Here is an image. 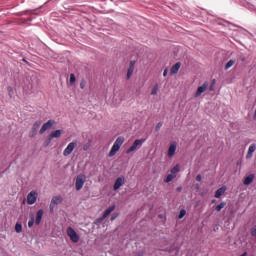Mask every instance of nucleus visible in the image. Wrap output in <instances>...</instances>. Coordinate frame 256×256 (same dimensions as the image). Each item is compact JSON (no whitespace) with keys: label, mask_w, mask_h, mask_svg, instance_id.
Instances as JSON below:
<instances>
[{"label":"nucleus","mask_w":256,"mask_h":256,"mask_svg":"<svg viewBox=\"0 0 256 256\" xmlns=\"http://www.w3.org/2000/svg\"><path fill=\"white\" fill-rule=\"evenodd\" d=\"M113 211H115V205L110 206L108 209H106L104 211L103 216L100 218V221H104V219H107V217H109V215H111V213H113Z\"/></svg>","instance_id":"14"},{"label":"nucleus","mask_w":256,"mask_h":256,"mask_svg":"<svg viewBox=\"0 0 256 256\" xmlns=\"http://www.w3.org/2000/svg\"><path fill=\"white\" fill-rule=\"evenodd\" d=\"M250 233L252 237H256V225L250 229Z\"/></svg>","instance_id":"31"},{"label":"nucleus","mask_w":256,"mask_h":256,"mask_svg":"<svg viewBox=\"0 0 256 256\" xmlns=\"http://www.w3.org/2000/svg\"><path fill=\"white\" fill-rule=\"evenodd\" d=\"M123 185H125V177L117 178L113 186L114 191H118V189H121Z\"/></svg>","instance_id":"12"},{"label":"nucleus","mask_w":256,"mask_h":256,"mask_svg":"<svg viewBox=\"0 0 256 256\" xmlns=\"http://www.w3.org/2000/svg\"><path fill=\"white\" fill-rule=\"evenodd\" d=\"M253 179H255V175H254V174L248 175V176L244 179V185H251V183H253Z\"/></svg>","instance_id":"19"},{"label":"nucleus","mask_w":256,"mask_h":256,"mask_svg":"<svg viewBox=\"0 0 256 256\" xmlns=\"http://www.w3.org/2000/svg\"><path fill=\"white\" fill-rule=\"evenodd\" d=\"M15 231L16 233H21V231H23V226L21 225V223H16Z\"/></svg>","instance_id":"25"},{"label":"nucleus","mask_w":256,"mask_h":256,"mask_svg":"<svg viewBox=\"0 0 256 256\" xmlns=\"http://www.w3.org/2000/svg\"><path fill=\"white\" fill-rule=\"evenodd\" d=\"M175 177H177V175L169 174V175L166 177L165 182H166V183H171V181L174 180Z\"/></svg>","instance_id":"23"},{"label":"nucleus","mask_w":256,"mask_h":256,"mask_svg":"<svg viewBox=\"0 0 256 256\" xmlns=\"http://www.w3.org/2000/svg\"><path fill=\"white\" fill-rule=\"evenodd\" d=\"M168 73H169V70L166 68L163 72V77H167Z\"/></svg>","instance_id":"36"},{"label":"nucleus","mask_w":256,"mask_h":256,"mask_svg":"<svg viewBox=\"0 0 256 256\" xmlns=\"http://www.w3.org/2000/svg\"><path fill=\"white\" fill-rule=\"evenodd\" d=\"M80 88H81V89H85V83H81V84H80Z\"/></svg>","instance_id":"38"},{"label":"nucleus","mask_w":256,"mask_h":256,"mask_svg":"<svg viewBox=\"0 0 256 256\" xmlns=\"http://www.w3.org/2000/svg\"><path fill=\"white\" fill-rule=\"evenodd\" d=\"M8 93H9L10 97L13 95V88L12 87H8Z\"/></svg>","instance_id":"33"},{"label":"nucleus","mask_w":256,"mask_h":256,"mask_svg":"<svg viewBox=\"0 0 256 256\" xmlns=\"http://www.w3.org/2000/svg\"><path fill=\"white\" fill-rule=\"evenodd\" d=\"M62 135H63V130L61 129L52 131L48 136V145L49 143H51V141H53V139H59V137H61Z\"/></svg>","instance_id":"8"},{"label":"nucleus","mask_w":256,"mask_h":256,"mask_svg":"<svg viewBox=\"0 0 256 256\" xmlns=\"http://www.w3.org/2000/svg\"><path fill=\"white\" fill-rule=\"evenodd\" d=\"M179 69H181V62H177L175 65L171 67L170 74L177 75V73H179Z\"/></svg>","instance_id":"15"},{"label":"nucleus","mask_w":256,"mask_h":256,"mask_svg":"<svg viewBox=\"0 0 256 256\" xmlns=\"http://www.w3.org/2000/svg\"><path fill=\"white\" fill-rule=\"evenodd\" d=\"M117 219V214H113L112 216H111V221H115Z\"/></svg>","instance_id":"37"},{"label":"nucleus","mask_w":256,"mask_h":256,"mask_svg":"<svg viewBox=\"0 0 256 256\" xmlns=\"http://www.w3.org/2000/svg\"><path fill=\"white\" fill-rule=\"evenodd\" d=\"M76 80L77 79L75 77V74H70V80H69L70 85H75Z\"/></svg>","instance_id":"26"},{"label":"nucleus","mask_w":256,"mask_h":256,"mask_svg":"<svg viewBox=\"0 0 256 256\" xmlns=\"http://www.w3.org/2000/svg\"><path fill=\"white\" fill-rule=\"evenodd\" d=\"M75 147H77V142H70L63 151L64 157H69V155H71L75 150Z\"/></svg>","instance_id":"6"},{"label":"nucleus","mask_w":256,"mask_h":256,"mask_svg":"<svg viewBox=\"0 0 256 256\" xmlns=\"http://www.w3.org/2000/svg\"><path fill=\"white\" fill-rule=\"evenodd\" d=\"M256 151V145L252 144L249 146L248 148V152L246 154V159H251V157H253V153H255Z\"/></svg>","instance_id":"16"},{"label":"nucleus","mask_w":256,"mask_h":256,"mask_svg":"<svg viewBox=\"0 0 256 256\" xmlns=\"http://www.w3.org/2000/svg\"><path fill=\"white\" fill-rule=\"evenodd\" d=\"M43 210H38L37 211V214H36V220H35V223L37 224V225H39L40 223H41V219H43Z\"/></svg>","instance_id":"18"},{"label":"nucleus","mask_w":256,"mask_h":256,"mask_svg":"<svg viewBox=\"0 0 256 256\" xmlns=\"http://www.w3.org/2000/svg\"><path fill=\"white\" fill-rule=\"evenodd\" d=\"M196 181H198V182H201V181H202L201 174H198V175L196 176Z\"/></svg>","instance_id":"35"},{"label":"nucleus","mask_w":256,"mask_h":256,"mask_svg":"<svg viewBox=\"0 0 256 256\" xmlns=\"http://www.w3.org/2000/svg\"><path fill=\"white\" fill-rule=\"evenodd\" d=\"M59 203H63V197L54 196L50 203V211L53 212L55 209V205H59Z\"/></svg>","instance_id":"10"},{"label":"nucleus","mask_w":256,"mask_h":256,"mask_svg":"<svg viewBox=\"0 0 256 256\" xmlns=\"http://www.w3.org/2000/svg\"><path fill=\"white\" fill-rule=\"evenodd\" d=\"M207 89H209V83L208 82H204L202 84V86H199L197 88L196 93L194 94V97H201L203 95V93H205V91H207Z\"/></svg>","instance_id":"7"},{"label":"nucleus","mask_w":256,"mask_h":256,"mask_svg":"<svg viewBox=\"0 0 256 256\" xmlns=\"http://www.w3.org/2000/svg\"><path fill=\"white\" fill-rule=\"evenodd\" d=\"M133 71H135V61H130L126 76L127 81H129V79H131V77L133 76Z\"/></svg>","instance_id":"13"},{"label":"nucleus","mask_w":256,"mask_h":256,"mask_svg":"<svg viewBox=\"0 0 256 256\" xmlns=\"http://www.w3.org/2000/svg\"><path fill=\"white\" fill-rule=\"evenodd\" d=\"M43 121L41 120H37L36 122H34L33 126H32V129L34 131H38L39 130V127H41Z\"/></svg>","instance_id":"20"},{"label":"nucleus","mask_w":256,"mask_h":256,"mask_svg":"<svg viewBox=\"0 0 256 256\" xmlns=\"http://www.w3.org/2000/svg\"><path fill=\"white\" fill-rule=\"evenodd\" d=\"M55 125V120H48L46 123H44L39 131L40 135H43L45 131L51 129Z\"/></svg>","instance_id":"9"},{"label":"nucleus","mask_w":256,"mask_h":256,"mask_svg":"<svg viewBox=\"0 0 256 256\" xmlns=\"http://www.w3.org/2000/svg\"><path fill=\"white\" fill-rule=\"evenodd\" d=\"M35 224V218L32 216L31 219L28 221V227H33V225Z\"/></svg>","instance_id":"30"},{"label":"nucleus","mask_w":256,"mask_h":256,"mask_svg":"<svg viewBox=\"0 0 256 256\" xmlns=\"http://www.w3.org/2000/svg\"><path fill=\"white\" fill-rule=\"evenodd\" d=\"M177 151V142L176 141H173L170 143V146L168 148V157L169 159H171L172 157L175 156V153Z\"/></svg>","instance_id":"11"},{"label":"nucleus","mask_w":256,"mask_h":256,"mask_svg":"<svg viewBox=\"0 0 256 256\" xmlns=\"http://www.w3.org/2000/svg\"><path fill=\"white\" fill-rule=\"evenodd\" d=\"M159 93V85L155 84L151 90V95H157Z\"/></svg>","instance_id":"22"},{"label":"nucleus","mask_w":256,"mask_h":256,"mask_svg":"<svg viewBox=\"0 0 256 256\" xmlns=\"http://www.w3.org/2000/svg\"><path fill=\"white\" fill-rule=\"evenodd\" d=\"M179 171H180L179 165H176V166H174V167L171 169V174H172V175H177V173H179Z\"/></svg>","instance_id":"24"},{"label":"nucleus","mask_w":256,"mask_h":256,"mask_svg":"<svg viewBox=\"0 0 256 256\" xmlns=\"http://www.w3.org/2000/svg\"><path fill=\"white\" fill-rule=\"evenodd\" d=\"M90 147H91V143L90 142L84 144L83 151H89Z\"/></svg>","instance_id":"32"},{"label":"nucleus","mask_w":256,"mask_h":256,"mask_svg":"<svg viewBox=\"0 0 256 256\" xmlns=\"http://www.w3.org/2000/svg\"><path fill=\"white\" fill-rule=\"evenodd\" d=\"M36 135H37V130H34L32 128L31 131L29 132V137H31V139H33V137H36Z\"/></svg>","instance_id":"29"},{"label":"nucleus","mask_w":256,"mask_h":256,"mask_svg":"<svg viewBox=\"0 0 256 256\" xmlns=\"http://www.w3.org/2000/svg\"><path fill=\"white\" fill-rule=\"evenodd\" d=\"M66 233H67L70 241H72V243H79L80 236H79V234H77L75 229H73V227H68L66 230Z\"/></svg>","instance_id":"3"},{"label":"nucleus","mask_w":256,"mask_h":256,"mask_svg":"<svg viewBox=\"0 0 256 256\" xmlns=\"http://www.w3.org/2000/svg\"><path fill=\"white\" fill-rule=\"evenodd\" d=\"M234 65H235V60H229V61L226 63V65H225V68H224L225 71L231 69V67L234 66Z\"/></svg>","instance_id":"21"},{"label":"nucleus","mask_w":256,"mask_h":256,"mask_svg":"<svg viewBox=\"0 0 256 256\" xmlns=\"http://www.w3.org/2000/svg\"><path fill=\"white\" fill-rule=\"evenodd\" d=\"M161 127H163V123L159 122V123L156 125V129L159 130V129H161Z\"/></svg>","instance_id":"34"},{"label":"nucleus","mask_w":256,"mask_h":256,"mask_svg":"<svg viewBox=\"0 0 256 256\" xmlns=\"http://www.w3.org/2000/svg\"><path fill=\"white\" fill-rule=\"evenodd\" d=\"M123 143H125V138H123L121 136L118 137L115 140V142L108 154V157H115V155H117V152L121 149V145H123Z\"/></svg>","instance_id":"1"},{"label":"nucleus","mask_w":256,"mask_h":256,"mask_svg":"<svg viewBox=\"0 0 256 256\" xmlns=\"http://www.w3.org/2000/svg\"><path fill=\"white\" fill-rule=\"evenodd\" d=\"M177 191H181V187L177 188Z\"/></svg>","instance_id":"39"},{"label":"nucleus","mask_w":256,"mask_h":256,"mask_svg":"<svg viewBox=\"0 0 256 256\" xmlns=\"http://www.w3.org/2000/svg\"><path fill=\"white\" fill-rule=\"evenodd\" d=\"M143 143H145V139L135 140L131 147L126 150V154L129 155V153H133L134 151L141 149V147H143Z\"/></svg>","instance_id":"2"},{"label":"nucleus","mask_w":256,"mask_h":256,"mask_svg":"<svg viewBox=\"0 0 256 256\" xmlns=\"http://www.w3.org/2000/svg\"><path fill=\"white\" fill-rule=\"evenodd\" d=\"M37 197H39V194L37 193V191H31L30 193H28L27 195L28 205H35V203H37Z\"/></svg>","instance_id":"5"},{"label":"nucleus","mask_w":256,"mask_h":256,"mask_svg":"<svg viewBox=\"0 0 256 256\" xmlns=\"http://www.w3.org/2000/svg\"><path fill=\"white\" fill-rule=\"evenodd\" d=\"M226 205H227V203L221 202L219 205L216 206L215 209L219 212V211H221V209H223Z\"/></svg>","instance_id":"27"},{"label":"nucleus","mask_w":256,"mask_h":256,"mask_svg":"<svg viewBox=\"0 0 256 256\" xmlns=\"http://www.w3.org/2000/svg\"><path fill=\"white\" fill-rule=\"evenodd\" d=\"M86 181H87V177L84 174H79L76 178V183H75L76 191H81Z\"/></svg>","instance_id":"4"},{"label":"nucleus","mask_w":256,"mask_h":256,"mask_svg":"<svg viewBox=\"0 0 256 256\" xmlns=\"http://www.w3.org/2000/svg\"><path fill=\"white\" fill-rule=\"evenodd\" d=\"M226 191H227V188L221 187V188H219V189L215 192L214 197H215L216 199H219Z\"/></svg>","instance_id":"17"},{"label":"nucleus","mask_w":256,"mask_h":256,"mask_svg":"<svg viewBox=\"0 0 256 256\" xmlns=\"http://www.w3.org/2000/svg\"><path fill=\"white\" fill-rule=\"evenodd\" d=\"M185 215H187V211H185V209L180 210L178 219H183Z\"/></svg>","instance_id":"28"}]
</instances>
